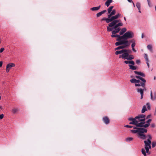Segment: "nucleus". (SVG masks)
<instances>
[{
    "label": "nucleus",
    "mask_w": 156,
    "mask_h": 156,
    "mask_svg": "<svg viewBox=\"0 0 156 156\" xmlns=\"http://www.w3.org/2000/svg\"><path fill=\"white\" fill-rule=\"evenodd\" d=\"M114 30L112 31V34H115L118 33L121 30L120 27L115 28L114 29Z\"/></svg>",
    "instance_id": "nucleus-17"
},
{
    "label": "nucleus",
    "mask_w": 156,
    "mask_h": 156,
    "mask_svg": "<svg viewBox=\"0 0 156 156\" xmlns=\"http://www.w3.org/2000/svg\"><path fill=\"white\" fill-rule=\"evenodd\" d=\"M102 119L104 123L106 125L108 124L109 123L110 120L108 117L107 116L103 117V118Z\"/></svg>",
    "instance_id": "nucleus-14"
},
{
    "label": "nucleus",
    "mask_w": 156,
    "mask_h": 156,
    "mask_svg": "<svg viewBox=\"0 0 156 156\" xmlns=\"http://www.w3.org/2000/svg\"><path fill=\"white\" fill-rule=\"evenodd\" d=\"M9 70H10V69L8 68H6V72H7V73L9 72Z\"/></svg>",
    "instance_id": "nucleus-54"
},
{
    "label": "nucleus",
    "mask_w": 156,
    "mask_h": 156,
    "mask_svg": "<svg viewBox=\"0 0 156 156\" xmlns=\"http://www.w3.org/2000/svg\"><path fill=\"white\" fill-rule=\"evenodd\" d=\"M123 24L121 23H117L114 27V28H119V27H121L122 26Z\"/></svg>",
    "instance_id": "nucleus-27"
},
{
    "label": "nucleus",
    "mask_w": 156,
    "mask_h": 156,
    "mask_svg": "<svg viewBox=\"0 0 156 156\" xmlns=\"http://www.w3.org/2000/svg\"><path fill=\"white\" fill-rule=\"evenodd\" d=\"M124 126L125 127L129 128H131L133 127V126H129V125H127L125 126Z\"/></svg>",
    "instance_id": "nucleus-42"
},
{
    "label": "nucleus",
    "mask_w": 156,
    "mask_h": 156,
    "mask_svg": "<svg viewBox=\"0 0 156 156\" xmlns=\"http://www.w3.org/2000/svg\"><path fill=\"white\" fill-rule=\"evenodd\" d=\"M107 12V10H104L102 11H101L99 13H98L96 14V16L97 17H100L101 16L102 14L105 13Z\"/></svg>",
    "instance_id": "nucleus-19"
},
{
    "label": "nucleus",
    "mask_w": 156,
    "mask_h": 156,
    "mask_svg": "<svg viewBox=\"0 0 156 156\" xmlns=\"http://www.w3.org/2000/svg\"><path fill=\"white\" fill-rule=\"evenodd\" d=\"M133 7H135V5L134 4V3L133 2Z\"/></svg>",
    "instance_id": "nucleus-61"
},
{
    "label": "nucleus",
    "mask_w": 156,
    "mask_h": 156,
    "mask_svg": "<svg viewBox=\"0 0 156 156\" xmlns=\"http://www.w3.org/2000/svg\"><path fill=\"white\" fill-rule=\"evenodd\" d=\"M111 36L112 37H117L118 38L116 39V41H118L122 40L121 36H120V35L112 34Z\"/></svg>",
    "instance_id": "nucleus-13"
},
{
    "label": "nucleus",
    "mask_w": 156,
    "mask_h": 156,
    "mask_svg": "<svg viewBox=\"0 0 156 156\" xmlns=\"http://www.w3.org/2000/svg\"><path fill=\"white\" fill-rule=\"evenodd\" d=\"M124 63L126 64H129L128 66L129 67V69H131L135 70L137 69V67L134 66L135 62L133 60L129 61L126 60L124 61Z\"/></svg>",
    "instance_id": "nucleus-6"
},
{
    "label": "nucleus",
    "mask_w": 156,
    "mask_h": 156,
    "mask_svg": "<svg viewBox=\"0 0 156 156\" xmlns=\"http://www.w3.org/2000/svg\"><path fill=\"white\" fill-rule=\"evenodd\" d=\"M151 99L152 101L156 100V92H153L152 90L150 91Z\"/></svg>",
    "instance_id": "nucleus-10"
},
{
    "label": "nucleus",
    "mask_w": 156,
    "mask_h": 156,
    "mask_svg": "<svg viewBox=\"0 0 156 156\" xmlns=\"http://www.w3.org/2000/svg\"><path fill=\"white\" fill-rule=\"evenodd\" d=\"M151 116V115H148L146 117V119H147L150 118Z\"/></svg>",
    "instance_id": "nucleus-53"
},
{
    "label": "nucleus",
    "mask_w": 156,
    "mask_h": 156,
    "mask_svg": "<svg viewBox=\"0 0 156 156\" xmlns=\"http://www.w3.org/2000/svg\"><path fill=\"white\" fill-rule=\"evenodd\" d=\"M152 147H155L156 146V142H153L152 143Z\"/></svg>",
    "instance_id": "nucleus-39"
},
{
    "label": "nucleus",
    "mask_w": 156,
    "mask_h": 156,
    "mask_svg": "<svg viewBox=\"0 0 156 156\" xmlns=\"http://www.w3.org/2000/svg\"><path fill=\"white\" fill-rule=\"evenodd\" d=\"M131 132L133 133H137L139 134V131L138 129H133L130 130Z\"/></svg>",
    "instance_id": "nucleus-32"
},
{
    "label": "nucleus",
    "mask_w": 156,
    "mask_h": 156,
    "mask_svg": "<svg viewBox=\"0 0 156 156\" xmlns=\"http://www.w3.org/2000/svg\"><path fill=\"white\" fill-rule=\"evenodd\" d=\"M147 2L148 4V6L149 7H151V2H150V0H147Z\"/></svg>",
    "instance_id": "nucleus-43"
},
{
    "label": "nucleus",
    "mask_w": 156,
    "mask_h": 156,
    "mask_svg": "<svg viewBox=\"0 0 156 156\" xmlns=\"http://www.w3.org/2000/svg\"><path fill=\"white\" fill-rule=\"evenodd\" d=\"M116 13V10L115 9H113L112 10V12L110 13V14L108 15V18H110L113 15H115Z\"/></svg>",
    "instance_id": "nucleus-20"
},
{
    "label": "nucleus",
    "mask_w": 156,
    "mask_h": 156,
    "mask_svg": "<svg viewBox=\"0 0 156 156\" xmlns=\"http://www.w3.org/2000/svg\"><path fill=\"white\" fill-rule=\"evenodd\" d=\"M123 59L124 60L126 59V58H127V57L129 55V53H128V52H124L123 54Z\"/></svg>",
    "instance_id": "nucleus-23"
},
{
    "label": "nucleus",
    "mask_w": 156,
    "mask_h": 156,
    "mask_svg": "<svg viewBox=\"0 0 156 156\" xmlns=\"http://www.w3.org/2000/svg\"><path fill=\"white\" fill-rule=\"evenodd\" d=\"M135 77L138 79L133 78L131 79L130 81L131 83H135V86L136 87H142L145 88L146 80L141 76H136Z\"/></svg>",
    "instance_id": "nucleus-2"
},
{
    "label": "nucleus",
    "mask_w": 156,
    "mask_h": 156,
    "mask_svg": "<svg viewBox=\"0 0 156 156\" xmlns=\"http://www.w3.org/2000/svg\"><path fill=\"white\" fill-rule=\"evenodd\" d=\"M145 115L141 114L139 115L138 116L135 117L134 118H129L128 119L129 121H131L129 123V124H135V122H136L137 121L138 122H144L146 119Z\"/></svg>",
    "instance_id": "nucleus-3"
},
{
    "label": "nucleus",
    "mask_w": 156,
    "mask_h": 156,
    "mask_svg": "<svg viewBox=\"0 0 156 156\" xmlns=\"http://www.w3.org/2000/svg\"><path fill=\"white\" fill-rule=\"evenodd\" d=\"M138 135L139 136V138L142 140L146 139L147 137L148 138L147 135L146 136L143 133H139Z\"/></svg>",
    "instance_id": "nucleus-15"
},
{
    "label": "nucleus",
    "mask_w": 156,
    "mask_h": 156,
    "mask_svg": "<svg viewBox=\"0 0 156 156\" xmlns=\"http://www.w3.org/2000/svg\"><path fill=\"white\" fill-rule=\"evenodd\" d=\"M151 126L153 128V127H154V126H155V125H154V124H151Z\"/></svg>",
    "instance_id": "nucleus-55"
},
{
    "label": "nucleus",
    "mask_w": 156,
    "mask_h": 156,
    "mask_svg": "<svg viewBox=\"0 0 156 156\" xmlns=\"http://www.w3.org/2000/svg\"><path fill=\"white\" fill-rule=\"evenodd\" d=\"M148 138L147 140H145L144 141L145 144L144 148H142L141 149L142 154L144 156H147V153L148 154H150V152L149 151V149L151 148V140L152 137L150 135L148 134L147 135Z\"/></svg>",
    "instance_id": "nucleus-1"
},
{
    "label": "nucleus",
    "mask_w": 156,
    "mask_h": 156,
    "mask_svg": "<svg viewBox=\"0 0 156 156\" xmlns=\"http://www.w3.org/2000/svg\"><path fill=\"white\" fill-rule=\"evenodd\" d=\"M126 59L128 60H131L134 58V57L132 55H129L127 57V58H126Z\"/></svg>",
    "instance_id": "nucleus-31"
},
{
    "label": "nucleus",
    "mask_w": 156,
    "mask_h": 156,
    "mask_svg": "<svg viewBox=\"0 0 156 156\" xmlns=\"http://www.w3.org/2000/svg\"><path fill=\"white\" fill-rule=\"evenodd\" d=\"M154 115H156V108H155V112L154 113Z\"/></svg>",
    "instance_id": "nucleus-58"
},
{
    "label": "nucleus",
    "mask_w": 156,
    "mask_h": 156,
    "mask_svg": "<svg viewBox=\"0 0 156 156\" xmlns=\"http://www.w3.org/2000/svg\"><path fill=\"white\" fill-rule=\"evenodd\" d=\"M101 7V6L99 5L98 6L94 7L90 9L92 11H96L99 9Z\"/></svg>",
    "instance_id": "nucleus-25"
},
{
    "label": "nucleus",
    "mask_w": 156,
    "mask_h": 156,
    "mask_svg": "<svg viewBox=\"0 0 156 156\" xmlns=\"http://www.w3.org/2000/svg\"><path fill=\"white\" fill-rule=\"evenodd\" d=\"M151 119H149L146 121V123H149L151 122Z\"/></svg>",
    "instance_id": "nucleus-45"
},
{
    "label": "nucleus",
    "mask_w": 156,
    "mask_h": 156,
    "mask_svg": "<svg viewBox=\"0 0 156 156\" xmlns=\"http://www.w3.org/2000/svg\"><path fill=\"white\" fill-rule=\"evenodd\" d=\"M134 72L135 74L137 75H138L140 76H141L145 77V74L142 72H141L134 71Z\"/></svg>",
    "instance_id": "nucleus-18"
},
{
    "label": "nucleus",
    "mask_w": 156,
    "mask_h": 156,
    "mask_svg": "<svg viewBox=\"0 0 156 156\" xmlns=\"http://www.w3.org/2000/svg\"><path fill=\"white\" fill-rule=\"evenodd\" d=\"M146 106H147L148 109L150 110V109L151 107L149 103H147L146 105H144L143 106V108L141 110V113H144L145 111L147 110V109L146 108Z\"/></svg>",
    "instance_id": "nucleus-8"
},
{
    "label": "nucleus",
    "mask_w": 156,
    "mask_h": 156,
    "mask_svg": "<svg viewBox=\"0 0 156 156\" xmlns=\"http://www.w3.org/2000/svg\"><path fill=\"white\" fill-rule=\"evenodd\" d=\"M119 58H122L123 59V55L122 54L119 55Z\"/></svg>",
    "instance_id": "nucleus-49"
},
{
    "label": "nucleus",
    "mask_w": 156,
    "mask_h": 156,
    "mask_svg": "<svg viewBox=\"0 0 156 156\" xmlns=\"http://www.w3.org/2000/svg\"><path fill=\"white\" fill-rule=\"evenodd\" d=\"M132 50L134 52H136V51L135 49L134 48H132Z\"/></svg>",
    "instance_id": "nucleus-56"
},
{
    "label": "nucleus",
    "mask_w": 156,
    "mask_h": 156,
    "mask_svg": "<svg viewBox=\"0 0 156 156\" xmlns=\"http://www.w3.org/2000/svg\"><path fill=\"white\" fill-rule=\"evenodd\" d=\"M18 111V109L16 108H14L12 109V112L14 113H15Z\"/></svg>",
    "instance_id": "nucleus-36"
},
{
    "label": "nucleus",
    "mask_w": 156,
    "mask_h": 156,
    "mask_svg": "<svg viewBox=\"0 0 156 156\" xmlns=\"http://www.w3.org/2000/svg\"><path fill=\"white\" fill-rule=\"evenodd\" d=\"M124 20L125 21H126V17H124Z\"/></svg>",
    "instance_id": "nucleus-62"
},
{
    "label": "nucleus",
    "mask_w": 156,
    "mask_h": 156,
    "mask_svg": "<svg viewBox=\"0 0 156 156\" xmlns=\"http://www.w3.org/2000/svg\"><path fill=\"white\" fill-rule=\"evenodd\" d=\"M122 40H121L120 41L117 42L115 43V44L116 46L122 45L121 46H119L115 48V50L126 48L128 47L130 45V44L122 43Z\"/></svg>",
    "instance_id": "nucleus-5"
},
{
    "label": "nucleus",
    "mask_w": 156,
    "mask_h": 156,
    "mask_svg": "<svg viewBox=\"0 0 156 156\" xmlns=\"http://www.w3.org/2000/svg\"><path fill=\"white\" fill-rule=\"evenodd\" d=\"M119 20L116 19L113 20L108 24L109 27H112L114 26L117 23L119 22Z\"/></svg>",
    "instance_id": "nucleus-12"
},
{
    "label": "nucleus",
    "mask_w": 156,
    "mask_h": 156,
    "mask_svg": "<svg viewBox=\"0 0 156 156\" xmlns=\"http://www.w3.org/2000/svg\"><path fill=\"white\" fill-rule=\"evenodd\" d=\"M136 45V43L135 42H134L133 43H132L131 44V47L132 48H134V47Z\"/></svg>",
    "instance_id": "nucleus-41"
},
{
    "label": "nucleus",
    "mask_w": 156,
    "mask_h": 156,
    "mask_svg": "<svg viewBox=\"0 0 156 156\" xmlns=\"http://www.w3.org/2000/svg\"><path fill=\"white\" fill-rule=\"evenodd\" d=\"M133 139V138L132 137H128L126 139V140L127 141H132Z\"/></svg>",
    "instance_id": "nucleus-37"
},
{
    "label": "nucleus",
    "mask_w": 156,
    "mask_h": 156,
    "mask_svg": "<svg viewBox=\"0 0 156 156\" xmlns=\"http://www.w3.org/2000/svg\"><path fill=\"white\" fill-rule=\"evenodd\" d=\"M104 20H105L106 21V22L107 23H110L109 18H104L101 20V21H104Z\"/></svg>",
    "instance_id": "nucleus-29"
},
{
    "label": "nucleus",
    "mask_w": 156,
    "mask_h": 156,
    "mask_svg": "<svg viewBox=\"0 0 156 156\" xmlns=\"http://www.w3.org/2000/svg\"><path fill=\"white\" fill-rule=\"evenodd\" d=\"M144 56L145 58L146 61H149V59L148 58V56L147 54H144Z\"/></svg>",
    "instance_id": "nucleus-35"
},
{
    "label": "nucleus",
    "mask_w": 156,
    "mask_h": 156,
    "mask_svg": "<svg viewBox=\"0 0 156 156\" xmlns=\"http://www.w3.org/2000/svg\"><path fill=\"white\" fill-rule=\"evenodd\" d=\"M136 6L137 8L138 9H141V5L140 3L139 2H137L136 3Z\"/></svg>",
    "instance_id": "nucleus-34"
},
{
    "label": "nucleus",
    "mask_w": 156,
    "mask_h": 156,
    "mask_svg": "<svg viewBox=\"0 0 156 156\" xmlns=\"http://www.w3.org/2000/svg\"><path fill=\"white\" fill-rule=\"evenodd\" d=\"M133 128L134 129H138L139 131V133H147V130L144 128L141 127H133Z\"/></svg>",
    "instance_id": "nucleus-9"
},
{
    "label": "nucleus",
    "mask_w": 156,
    "mask_h": 156,
    "mask_svg": "<svg viewBox=\"0 0 156 156\" xmlns=\"http://www.w3.org/2000/svg\"><path fill=\"white\" fill-rule=\"evenodd\" d=\"M150 125L149 123H146L145 124H144L143 127L144 128H147Z\"/></svg>",
    "instance_id": "nucleus-38"
},
{
    "label": "nucleus",
    "mask_w": 156,
    "mask_h": 156,
    "mask_svg": "<svg viewBox=\"0 0 156 156\" xmlns=\"http://www.w3.org/2000/svg\"><path fill=\"white\" fill-rule=\"evenodd\" d=\"M126 30V28L125 27L122 29L120 32L119 33L120 35H122Z\"/></svg>",
    "instance_id": "nucleus-24"
},
{
    "label": "nucleus",
    "mask_w": 156,
    "mask_h": 156,
    "mask_svg": "<svg viewBox=\"0 0 156 156\" xmlns=\"http://www.w3.org/2000/svg\"><path fill=\"white\" fill-rule=\"evenodd\" d=\"M149 61H147L146 62V64H147V66L148 68H149V66H150L149 64Z\"/></svg>",
    "instance_id": "nucleus-48"
},
{
    "label": "nucleus",
    "mask_w": 156,
    "mask_h": 156,
    "mask_svg": "<svg viewBox=\"0 0 156 156\" xmlns=\"http://www.w3.org/2000/svg\"><path fill=\"white\" fill-rule=\"evenodd\" d=\"M138 9V10H139V11H138L139 12H140V13H141V12L140 11V9Z\"/></svg>",
    "instance_id": "nucleus-59"
},
{
    "label": "nucleus",
    "mask_w": 156,
    "mask_h": 156,
    "mask_svg": "<svg viewBox=\"0 0 156 156\" xmlns=\"http://www.w3.org/2000/svg\"><path fill=\"white\" fill-rule=\"evenodd\" d=\"M142 88L137 87L136 88L137 92L138 93H140L141 95V99H142L143 98L144 89L145 88H145Z\"/></svg>",
    "instance_id": "nucleus-7"
},
{
    "label": "nucleus",
    "mask_w": 156,
    "mask_h": 156,
    "mask_svg": "<svg viewBox=\"0 0 156 156\" xmlns=\"http://www.w3.org/2000/svg\"><path fill=\"white\" fill-rule=\"evenodd\" d=\"M3 62L2 61H1L0 62V67H1L2 66Z\"/></svg>",
    "instance_id": "nucleus-52"
},
{
    "label": "nucleus",
    "mask_w": 156,
    "mask_h": 156,
    "mask_svg": "<svg viewBox=\"0 0 156 156\" xmlns=\"http://www.w3.org/2000/svg\"><path fill=\"white\" fill-rule=\"evenodd\" d=\"M134 36V33L131 31H128L124 33L123 35L121 36L122 40L123 41L122 43H127L130 44L127 40L128 39L133 38Z\"/></svg>",
    "instance_id": "nucleus-4"
},
{
    "label": "nucleus",
    "mask_w": 156,
    "mask_h": 156,
    "mask_svg": "<svg viewBox=\"0 0 156 156\" xmlns=\"http://www.w3.org/2000/svg\"><path fill=\"white\" fill-rule=\"evenodd\" d=\"M112 2V0H107V1L105 2V5L108 7L110 5V3Z\"/></svg>",
    "instance_id": "nucleus-26"
},
{
    "label": "nucleus",
    "mask_w": 156,
    "mask_h": 156,
    "mask_svg": "<svg viewBox=\"0 0 156 156\" xmlns=\"http://www.w3.org/2000/svg\"><path fill=\"white\" fill-rule=\"evenodd\" d=\"M138 122L137 121V122H135L136 124H132V125H136V126L137 127H143L144 124L145 123V122Z\"/></svg>",
    "instance_id": "nucleus-11"
},
{
    "label": "nucleus",
    "mask_w": 156,
    "mask_h": 156,
    "mask_svg": "<svg viewBox=\"0 0 156 156\" xmlns=\"http://www.w3.org/2000/svg\"><path fill=\"white\" fill-rule=\"evenodd\" d=\"M144 33H142V35H141V38H144Z\"/></svg>",
    "instance_id": "nucleus-51"
},
{
    "label": "nucleus",
    "mask_w": 156,
    "mask_h": 156,
    "mask_svg": "<svg viewBox=\"0 0 156 156\" xmlns=\"http://www.w3.org/2000/svg\"><path fill=\"white\" fill-rule=\"evenodd\" d=\"M4 117V115L3 114H2L0 115V119H2Z\"/></svg>",
    "instance_id": "nucleus-47"
},
{
    "label": "nucleus",
    "mask_w": 156,
    "mask_h": 156,
    "mask_svg": "<svg viewBox=\"0 0 156 156\" xmlns=\"http://www.w3.org/2000/svg\"><path fill=\"white\" fill-rule=\"evenodd\" d=\"M129 41V43L130 44V43H133L134 42H135V41L134 39H132V40H129V41Z\"/></svg>",
    "instance_id": "nucleus-40"
},
{
    "label": "nucleus",
    "mask_w": 156,
    "mask_h": 156,
    "mask_svg": "<svg viewBox=\"0 0 156 156\" xmlns=\"http://www.w3.org/2000/svg\"><path fill=\"white\" fill-rule=\"evenodd\" d=\"M129 51H127V52H128V53H129L130 52H131V51L130 50H128Z\"/></svg>",
    "instance_id": "nucleus-60"
},
{
    "label": "nucleus",
    "mask_w": 156,
    "mask_h": 156,
    "mask_svg": "<svg viewBox=\"0 0 156 156\" xmlns=\"http://www.w3.org/2000/svg\"><path fill=\"white\" fill-rule=\"evenodd\" d=\"M118 18L117 16L115 15L112 16L110 18H109L110 22L113 21V20L117 19Z\"/></svg>",
    "instance_id": "nucleus-22"
},
{
    "label": "nucleus",
    "mask_w": 156,
    "mask_h": 156,
    "mask_svg": "<svg viewBox=\"0 0 156 156\" xmlns=\"http://www.w3.org/2000/svg\"><path fill=\"white\" fill-rule=\"evenodd\" d=\"M15 66V64L12 63H10L8 64L6 66V68H8L10 69L12 67H14Z\"/></svg>",
    "instance_id": "nucleus-21"
},
{
    "label": "nucleus",
    "mask_w": 156,
    "mask_h": 156,
    "mask_svg": "<svg viewBox=\"0 0 156 156\" xmlns=\"http://www.w3.org/2000/svg\"><path fill=\"white\" fill-rule=\"evenodd\" d=\"M107 31H111L112 30H114L115 28H114V27H109L108 26L107 27Z\"/></svg>",
    "instance_id": "nucleus-28"
},
{
    "label": "nucleus",
    "mask_w": 156,
    "mask_h": 156,
    "mask_svg": "<svg viewBox=\"0 0 156 156\" xmlns=\"http://www.w3.org/2000/svg\"><path fill=\"white\" fill-rule=\"evenodd\" d=\"M147 48L148 50H149L151 52H153L152 46L151 45H148L147 46Z\"/></svg>",
    "instance_id": "nucleus-30"
},
{
    "label": "nucleus",
    "mask_w": 156,
    "mask_h": 156,
    "mask_svg": "<svg viewBox=\"0 0 156 156\" xmlns=\"http://www.w3.org/2000/svg\"><path fill=\"white\" fill-rule=\"evenodd\" d=\"M116 15L117 16V17L118 18L121 16V14L119 13H118Z\"/></svg>",
    "instance_id": "nucleus-50"
},
{
    "label": "nucleus",
    "mask_w": 156,
    "mask_h": 156,
    "mask_svg": "<svg viewBox=\"0 0 156 156\" xmlns=\"http://www.w3.org/2000/svg\"><path fill=\"white\" fill-rule=\"evenodd\" d=\"M129 51L128 50L126 49H122L120 51H117L115 52V54L116 55H118V54H120L122 53H123L124 52H127V51Z\"/></svg>",
    "instance_id": "nucleus-16"
},
{
    "label": "nucleus",
    "mask_w": 156,
    "mask_h": 156,
    "mask_svg": "<svg viewBox=\"0 0 156 156\" xmlns=\"http://www.w3.org/2000/svg\"><path fill=\"white\" fill-rule=\"evenodd\" d=\"M140 62V60H137L136 61V63L137 64H139Z\"/></svg>",
    "instance_id": "nucleus-44"
},
{
    "label": "nucleus",
    "mask_w": 156,
    "mask_h": 156,
    "mask_svg": "<svg viewBox=\"0 0 156 156\" xmlns=\"http://www.w3.org/2000/svg\"><path fill=\"white\" fill-rule=\"evenodd\" d=\"M113 7L114 6H111L109 7V8H108V13H110L112 11V9L113 8Z\"/></svg>",
    "instance_id": "nucleus-33"
},
{
    "label": "nucleus",
    "mask_w": 156,
    "mask_h": 156,
    "mask_svg": "<svg viewBox=\"0 0 156 156\" xmlns=\"http://www.w3.org/2000/svg\"><path fill=\"white\" fill-rule=\"evenodd\" d=\"M4 50V48H1L0 49V53H2L3 51Z\"/></svg>",
    "instance_id": "nucleus-46"
},
{
    "label": "nucleus",
    "mask_w": 156,
    "mask_h": 156,
    "mask_svg": "<svg viewBox=\"0 0 156 156\" xmlns=\"http://www.w3.org/2000/svg\"><path fill=\"white\" fill-rule=\"evenodd\" d=\"M127 1L129 2H132L133 3V2L132 1V0H127Z\"/></svg>",
    "instance_id": "nucleus-57"
}]
</instances>
